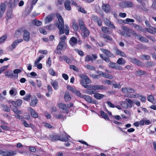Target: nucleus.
I'll list each match as a JSON object with an SVG mask.
<instances>
[{
    "label": "nucleus",
    "mask_w": 156,
    "mask_h": 156,
    "mask_svg": "<svg viewBox=\"0 0 156 156\" xmlns=\"http://www.w3.org/2000/svg\"><path fill=\"white\" fill-rule=\"evenodd\" d=\"M108 66L109 67L116 69L122 70L123 69L122 67L118 65L115 63L110 62L108 64Z\"/></svg>",
    "instance_id": "nucleus-8"
},
{
    "label": "nucleus",
    "mask_w": 156,
    "mask_h": 156,
    "mask_svg": "<svg viewBox=\"0 0 156 156\" xmlns=\"http://www.w3.org/2000/svg\"><path fill=\"white\" fill-rule=\"evenodd\" d=\"M92 58L90 55H87L85 58V62H88L92 60Z\"/></svg>",
    "instance_id": "nucleus-53"
},
{
    "label": "nucleus",
    "mask_w": 156,
    "mask_h": 156,
    "mask_svg": "<svg viewBox=\"0 0 156 156\" xmlns=\"http://www.w3.org/2000/svg\"><path fill=\"white\" fill-rule=\"evenodd\" d=\"M23 70V69L22 68H20V69H16L14 70L13 71V74H15V75H18V74L20 73L21 71Z\"/></svg>",
    "instance_id": "nucleus-48"
},
{
    "label": "nucleus",
    "mask_w": 156,
    "mask_h": 156,
    "mask_svg": "<svg viewBox=\"0 0 156 156\" xmlns=\"http://www.w3.org/2000/svg\"><path fill=\"white\" fill-rule=\"evenodd\" d=\"M37 100L36 98L32 99L31 101L30 104V105L32 107L35 106L37 103Z\"/></svg>",
    "instance_id": "nucleus-39"
},
{
    "label": "nucleus",
    "mask_w": 156,
    "mask_h": 156,
    "mask_svg": "<svg viewBox=\"0 0 156 156\" xmlns=\"http://www.w3.org/2000/svg\"><path fill=\"white\" fill-rule=\"evenodd\" d=\"M5 76L11 78L17 79L18 77V75L14 74L12 71H7L5 72Z\"/></svg>",
    "instance_id": "nucleus-9"
},
{
    "label": "nucleus",
    "mask_w": 156,
    "mask_h": 156,
    "mask_svg": "<svg viewBox=\"0 0 156 156\" xmlns=\"http://www.w3.org/2000/svg\"><path fill=\"white\" fill-rule=\"evenodd\" d=\"M79 25L80 30L82 31V36L84 38L88 37L90 34V32L85 27L82 19H80L79 20Z\"/></svg>",
    "instance_id": "nucleus-3"
},
{
    "label": "nucleus",
    "mask_w": 156,
    "mask_h": 156,
    "mask_svg": "<svg viewBox=\"0 0 156 156\" xmlns=\"http://www.w3.org/2000/svg\"><path fill=\"white\" fill-rule=\"evenodd\" d=\"M64 99L65 101L67 102L70 101L71 99V97L69 95V92H66L65 93L64 95Z\"/></svg>",
    "instance_id": "nucleus-36"
},
{
    "label": "nucleus",
    "mask_w": 156,
    "mask_h": 156,
    "mask_svg": "<svg viewBox=\"0 0 156 156\" xmlns=\"http://www.w3.org/2000/svg\"><path fill=\"white\" fill-rule=\"evenodd\" d=\"M23 34V37L25 41L28 42L30 41V34L28 30L24 29Z\"/></svg>",
    "instance_id": "nucleus-6"
},
{
    "label": "nucleus",
    "mask_w": 156,
    "mask_h": 156,
    "mask_svg": "<svg viewBox=\"0 0 156 156\" xmlns=\"http://www.w3.org/2000/svg\"><path fill=\"white\" fill-rule=\"evenodd\" d=\"M5 4L2 3L0 5V14L3 15L6 9Z\"/></svg>",
    "instance_id": "nucleus-24"
},
{
    "label": "nucleus",
    "mask_w": 156,
    "mask_h": 156,
    "mask_svg": "<svg viewBox=\"0 0 156 156\" xmlns=\"http://www.w3.org/2000/svg\"><path fill=\"white\" fill-rule=\"evenodd\" d=\"M73 93L76 94L77 96L81 98H82V97L83 95L81 94L79 91L78 90L76 89V88L74 90Z\"/></svg>",
    "instance_id": "nucleus-42"
},
{
    "label": "nucleus",
    "mask_w": 156,
    "mask_h": 156,
    "mask_svg": "<svg viewBox=\"0 0 156 156\" xmlns=\"http://www.w3.org/2000/svg\"><path fill=\"white\" fill-rule=\"evenodd\" d=\"M70 68L71 69H72L73 70L75 71H76L78 72L79 71V69L78 68L75 66L74 65H71L70 66Z\"/></svg>",
    "instance_id": "nucleus-55"
},
{
    "label": "nucleus",
    "mask_w": 156,
    "mask_h": 156,
    "mask_svg": "<svg viewBox=\"0 0 156 156\" xmlns=\"http://www.w3.org/2000/svg\"><path fill=\"white\" fill-rule=\"evenodd\" d=\"M137 74L140 75L144 74L146 73V72L142 70H139L136 71Z\"/></svg>",
    "instance_id": "nucleus-60"
},
{
    "label": "nucleus",
    "mask_w": 156,
    "mask_h": 156,
    "mask_svg": "<svg viewBox=\"0 0 156 156\" xmlns=\"http://www.w3.org/2000/svg\"><path fill=\"white\" fill-rule=\"evenodd\" d=\"M2 107L3 110L6 112H9L10 110L9 107L6 105H2Z\"/></svg>",
    "instance_id": "nucleus-51"
},
{
    "label": "nucleus",
    "mask_w": 156,
    "mask_h": 156,
    "mask_svg": "<svg viewBox=\"0 0 156 156\" xmlns=\"http://www.w3.org/2000/svg\"><path fill=\"white\" fill-rule=\"evenodd\" d=\"M115 53L117 55H119L123 57H125L126 56V55L125 53L124 52L119 50L117 48H115Z\"/></svg>",
    "instance_id": "nucleus-17"
},
{
    "label": "nucleus",
    "mask_w": 156,
    "mask_h": 156,
    "mask_svg": "<svg viewBox=\"0 0 156 156\" xmlns=\"http://www.w3.org/2000/svg\"><path fill=\"white\" fill-rule=\"evenodd\" d=\"M104 23L106 26L115 29V27L114 26V24L112 23L108 19L106 18L104 20Z\"/></svg>",
    "instance_id": "nucleus-18"
},
{
    "label": "nucleus",
    "mask_w": 156,
    "mask_h": 156,
    "mask_svg": "<svg viewBox=\"0 0 156 156\" xmlns=\"http://www.w3.org/2000/svg\"><path fill=\"white\" fill-rule=\"evenodd\" d=\"M126 101L127 102L128 106L129 108H131L133 104V101L131 99L129 98L126 99Z\"/></svg>",
    "instance_id": "nucleus-38"
},
{
    "label": "nucleus",
    "mask_w": 156,
    "mask_h": 156,
    "mask_svg": "<svg viewBox=\"0 0 156 156\" xmlns=\"http://www.w3.org/2000/svg\"><path fill=\"white\" fill-rule=\"evenodd\" d=\"M101 29L102 32L104 33L108 34H111V32L109 31V28L108 27H102Z\"/></svg>",
    "instance_id": "nucleus-28"
},
{
    "label": "nucleus",
    "mask_w": 156,
    "mask_h": 156,
    "mask_svg": "<svg viewBox=\"0 0 156 156\" xmlns=\"http://www.w3.org/2000/svg\"><path fill=\"white\" fill-rule=\"evenodd\" d=\"M22 103V101L19 99L16 101H12L11 102L12 104L15 107H17L20 106Z\"/></svg>",
    "instance_id": "nucleus-19"
},
{
    "label": "nucleus",
    "mask_w": 156,
    "mask_h": 156,
    "mask_svg": "<svg viewBox=\"0 0 156 156\" xmlns=\"http://www.w3.org/2000/svg\"><path fill=\"white\" fill-rule=\"evenodd\" d=\"M58 20V23L56 24V25L59 30V34L61 35L64 33V23L62 17L58 14H56Z\"/></svg>",
    "instance_id": "nucleus-1"
},
{
    "label": "nucleus",
    "mask_w": 156,
    "mask_h": 156,
    "mask_svg": "<svg viewBox=\"0 0 156 156\" xmlns=\"http://www.w3.org/2000/svg\"><path fill=\"white\" fill-rule=\"evenodd\" d=\"M135 35L138 37L139 40L141 41V42H148V40L145 37L140 35H137L136 34Z\"/></svg>",
    "instance_id": "nucleus-30"
},
{
    "label": "nucleus",
    "mask_w": 156,
    "mask_h": 156,
    "mask_svg": "<svg viewBox=\"0 0 156 156\" xmlns=\"http://www.w3.org/2000/svg\"><path fill=\"white\" fill-rule=\"evenodd\" d=\"M100 56L101 58L103 60H104L106 62H111L110 59L107 57L104 56L102 54H100Z\"/></svg>",
    "instance_id": "nucleus-44"
},
{
    "label": "nucleus",
    "mask_w": 156,
    "mask_h": 156,
    "mask_svg": "<svg viewBox=\"0 0 156 156\" xmlns=\"http://www.w3.org/2000/svg\"><path fill=\"white\" fill-rule=\"evenodd\" d=\"M120 6L123 8H130L134 5L133 3L130 1H124L121 2Z\"/></svg>",
    "instance_id": "nucleus-5"
},
{
    "label": "nucleus",
    "mask_w": 156,
    "mask_h": 156,
    "mask_svg": "<svg viewBox=\"0 0 156 156\" xmlns=\"http://www.w3.org/2000/svg\"><path fill=\"white\" fill-rule=\"evenodd\" d=\"M19 0H12H12H10L9 2L10 7L12 8L15 7L17 5Z\"/></svg>",
    "instance_id": "nucleus-20"
},
{
    "label": "nucleus",
    "mask_w": 156,
    "mask_h": 156,
    "mask_svg": "<svg viewBox=\"0 0 156 156\" xmlns=\"http://www.w3.org/2000/svg\"><path fill=\"white\" fill-rule=\"evenodd\" d=\"M122 29L125 30L127 31L129 33L132 34H136V33L135 32L131 29H129L126 27L123 26L122 27Z\"/></svg>",
    "instance_id": "nucleus-32"
},
{
    "label": "nucleus",
    "mask_w": 156,
    "mask_h": 156,
    "mask_svg": "<svg viewBox=\"0 0 156 156\" xmlns=\"http://www.w3.org/2000/svg\"><path fill=\"white\" fill-rule=\"evenodd\" d=\"M65 33L67 35H68L69 33V26L66 25L65 26Z\"/></svg>",
    "instance_id": "nucleus-59"
},
{
    "label": "nucleus",
    "mask_w": 156,
    "mask_h": 156,
    "mask_svg": "<svg viewBox=\"0 0 156 156\" xmlns=\"http://www.w3.org/2000/svg\"><path fill=\"white\" fill-rule=\"evenodd\" d=\"M146 30L147 32L152 34H154L156 33V28L152 27L150 28H147L146 29Z\"/></svg>",
    "instance_id": "nucleus-33"
},
{
    "label": "nucleus",
    "mask_w": 156,
    "mask_h": 156,
    "mask_svg": "<svg viewBox=\"0 0 156 156\" xmlns=\"http://www.w3.org/2000/svg\"><path fill=\"white\" fill-rule=\"evenodd\" d=\"M64 5L66 9L69 11H70L71 10V7L69 1H66L64 3Z\"/></svg>",
    "instance_id": "nucleus-26"
},
{
    "label": "nucleus",
    "mask_w": 156,
    "mask_h": 156,
    "mask_svg": "<svg viewBox=\"0 0 156 156\" xmlns=\"http://www.w3.org/2000/svg\"><path fill=\"white\" fill-rule=\"evenodd\" d=\"M101 115L105 119H108L109 118L106 114L103 111H101L100 112Z\"/></svg>",
    "instance_id": "nucleus-47"
},
{
    "label": "nucleus",
    "mask_w": 156,
    "mask_h": 156,
    "mask_svg": "<svg viewBox=\"0 0 156 156\" xmlns=\"http://www.w3.org/2000/svg\"><path fill=\"white\" fill-rule=\"evenodd\" d=\"M23 41V39H17L14 41L13 42L12 44L9 46V48L11 50H12L14 49L16 46L20 42H22V41Z\"/></svg>",
    "instance_id": "nucleus-12"
},
{
    "label": "nucleus",
    "mask_w": 156,
    "mask_h": 156,
    "mask_svg": "<svg viewBox=\"0 0 156 156\" xmlns=\"http://www.w3.org/2000/svg\"><path fill=\"white\" fill-rule=\"evenodd\" d=\"M51 66V59L49 57L48 58V61L46 62V66L48 67H50Z\"/></svg>",
    "instance_id": "nucleus-54"
},
{
    "label": "nucleus",
    "mask_w": 156,
    "mask_h": 156,
    "mask_svg": "<svg viewBox=\"0 0 156 156\" xmlns=\"http://www.w3.org/2000/svg\"><path fill=\"white\" fill-rule=\"evenodd\" d=\"M16 107H15V108H12V109L13 111V112L16 114H22V112L21 111L19 110Z\"/></svg>",
    "instance_id": "nucleus-45"
},
{
    "label": "nucleus",
    "mask_w": 156,
    "mask_h": 156,
    "mask_svg": "<svg viewBox=\"0 0 156 156\" xmlns=\"http://www.w3.org/2000/svg\"><path fill=\"white\" fill-rule=\"evenodd\" d=\"M64 60L68 64H70L71 63V60L70 59L68 58L67 57L65 56L64 57Z\"/></svg>",
    "instance_id": "nucleus-64"
},
{
    "label": "nucleus",
    "mask_w": 156,
    "mask_h": 156,
    "mask_svg": "<svg viewBox=\"0 0 156 156\" xmlns=\"http://www.w3.org/2000/svg\"><path fill=\"white\" fill-rule=\"evenodd\" d=\"M126 62L125 60L122 58H119L116 62L118 64L121 65H124Z\"/></svg>",
    "instance_id": "nucleus-27"
},
{
    "label": "nucleus",
    "mask_w": 156,
    "mask_h": 156,
    "mask_svg": "<svg viewBox=\"0 0 156 156\" xmlns=\"http://www.w3.org/2000/svg\"><path fill=\"white\" fill-rule=\"evenodd\" d=\"M65 44V42L60 41L57 46V49L60 51L62 50V48L64 47Z\"/></svg>",
    "instance_id": "nucleus-25"
},
{
    "label": "nucleus",
    "mask_w": 156,
    "mask_h": 156,
    "mask_svg": "<svg viewBox=\"0 0 156 156\" xmlns=\"http://www.w3.org/2000/svg\"><path fill=\"white\" fill-rule=\"evenodd\" d=\"M24 29L21 28L18 30L15 33V36L16 38H18L20 37L22 33H23V30Z\"/></svg>",
    "instance_id": "nucleus-23"
},
{
    "label": "nucleus",
    "mask_w": 156,
    "mask_h": 156,
    "mask_svg": "<svg viewBox=\"0 0 156 156\" xmlns=\"http://www.w3.org/2000/svg\"><path fill=\"white\" fill-rule=\"evenodd\" d=\"M70 137V136L69 135L65 133L64 137H62L61 136V139H60V140L62 141L66 142L68 140L69 138Z\"/></svg>",
    "instance_id": "nucleus-29"
},
{
    "label": "nucleus",
    "mask_w": 156,
    "mask_h": 156,
    "mask_svg": "<svg viewBox=\"0 0 156 156\" xmlns=\"http://www.w3.org/2000/svg\"><path fill=\"white\" fill-rule=\"evenodd\" d=\"M8 67V66H3L0 68V72L1 73L3 71L5 70Z\"/></svg>",
    "instance_id": "nucleus-57"
},
{
    "label": "nucleus",
    "mask_w": 156,
    "mask_h": 156,
    "mask_svg": "<svg viewBox=\"0 0 156 156\" xmlns=\"http://www.w3.org/2000/svg\"><path fill=\"white\" fill-rule=\"evenodd\" d=\"M28 111L30 113L31 116L34 118H37L38 117L37 113L32 108L29 107L28 108Z\"/></svg>",
    "instance_id": "nucleus-15"
},
{
    "label": "nucleus",
    "mask_w": 156,
    "mask_h": 156,
    "mask_svg": "<svg viewBox=\"0 0 156 156\" xmlns=\"http://www.w3.org/2000/svg\"><path fill=\"white\" fill-rule=\"evenodd\" d=\"M32 23L37 26H40L42 25V23L41 21L35 20L33 21Z\"/></svg>",
    "instance_id": "nucleus-40"
},
{
    "label": "nucleus",
    "mask_w": 156,
    "mask_h": 156,
    "mask_svg": "<svg viewBox=\"0 0 156 156\" xmlns=\"http://www.w3.org/2000/svg\"><path fill=\"white\" fill-rule=\"evenodd\" d=\"M101 37L109 41H112V37L108 35L105 34H102L101 35Z\"/></svg>",
    "instance_id": "nucleus-35"
},
{
    "label": "nucleus",
    "mask_w": 156,
    "mask_h": 156,
    "mask_svg": "<svg viewBox=\"0 0 156 156\" xmlns=\"http://www.w3.org/2000/svg\"><path fill=\"white\" fill-rule=\"evenodd\" d=\"M85 67L87 69L90 70H93L95 69V68L94 66L89 65H87L85 66Z\"/></svg>",
    "instance_id": "nucleus-46"
},
{
    "label": "nucleus",
    "mask_w": 156,
    "mask_h": 156,
    "mask_svg": "<svg viewBox=\"0 0 156 156\" xmlns=\"http://www.w3.org/2000/svg\"><path fill=\"white\" fill-rule=\"evenodd\" d=\"M77 41V39L75 37H73L70 38L69 41V43L72 46L74 47L76 45Z\"/></svg>",
    "instance_id": "nucleus-16"
},
{
    "label": "nucleus",
    "mask_w": 156,
    "mask_h": 156,
    "mask_svg": "<svg viewBox=\"0 0 156 156\" xmlns=\"http://www.w3.org/2000/svg\"><path fill=\"white\" fill-rule=\"evenodd\" d=\"M39 30L40 33L43 34H47L46 31L43 28H41L39 29Z\"/></svg>",
    "instance_id": "nucleus-62"
},
{
    "label": "nucleus",
    "mask_w": 156,
    "mask_h": 156,
    "mask_svg": "<svg viewBox=\"0 0 156 156\" xmlns=\"http://www.w3.org/2000/svg\"><path fill=\"white\" fill-rule=\"evenodd\" d=\"M44 57V56L42 55L40 56L39 58L36 59L34 63V66H36V65L40 62V61Z\"/></svg>",
    "instance_id": "nucleus-43"
},
{
    "label": "nucleus",
    "mask_w": 156,
    "mask_h": 156,
    "mask_svg": "<svg viewBox=\"0 0 156 156\" xmlns=\"http://www.w3.org/2000/svg\"><path fill=\"white\" fill-rule=\"evenodd\" d=\"M152 7L154 9L156 10V0H154L153 1Z\"/></svg>",
    "instance_id": "nucleus-63"
},
{
    "label": "nucleus",
    "mask_w": 156,
    "mask_h": 156,
    "mask_svg": "<svg viewBox=\"0 0 156 156\" xmlns=\"http://www.w3.org/2000/svg\"><path fill=\"white\" fill-rule=\"evenodd\" d=\"M17 154V151L11 150L3 151L1 150L0 155L2 156H13Z\"/></svg>",
    "instance_id": "nucleus-4"
},
{
    "label": "nucleus",
    "mask_w": 156,
    "mask_h": 156,
    "mask_svg": "<svg viewBox=\"0 0 156 156\" xmlns=\"http://www.w3.org/2000/svg\"><path fill=\"white\" fill-rule=\"evenodd\" d=\"M80 76L82 79L80 80V84L84 88L87 89L89 88V86L87 84L91 83L90 80L87 75L84 74H81L80 75Z\"/></svg>",
    "instance_id": "nucleus-2"
},
{
    "label": "nucleus",
    "mask_w": 156,
    "mask_h": 156,
    "mask_svg": "<svg viewBox=\"0 0 156 156\" xmlns=\"http://www.w3.org/2000/svg\"><path fill=\"white\" fill-rule=\"evenodd\" d=\"M6 16L8 19L12 18L13 17V15L12 14V11H8L6 13Z\"/></svg>",
    "instance_id": "nucleus-50"
},
{
    "label": "nucleus",
    "mask_w": 156,
    "mask_h": 156,
    "mask_svg": "<svg viewBox=\"0 0 156 156\" xmlns=\"http://www.w3.org/2000/svg\"><path fill=\"white\" fill-rule=\"evenodd\" d=\"M120 104L122 106L125 108H126L128 107V106L126 102L125 101H122Z\"/></svg>",
    "instance_id": "nucleus-52"
},
{
    "label": "nucleus",
    "mask_w": 156,
    "mask_h": 156,
    "mask_svg": "<svg viewBox=\"0 0 156 156\" xmlns=\"http://www.w3.org/2000/svg\"><path fill=\"white\" fill-rule=\"evenodd\" d=\"M51 84L55 90H57L58 88V83L56 81L52 80Z\"/></svg>",
    "instance_id": "nucleus-37"
},
{
    "label": "nucleus",
    "mask_w": 156,
    "mask_h": 156,
    "mask_svg": "<svg viewBox=\"0 0 156 156\" xmlns=\"http://www.w3.org/2000/svg\"><path fill=\"white\" fill-rule=\"evenodd\" d=\"M94 86V85H89V88L85 90L84 91V92L87 94L90 95L94 94L96 91L94 88L93 87Z\"/></svg>",
    "instance_id": "nucleus-7"
},
{
    "label": "nucleus",
    "mask_w": 156,
    "mask_h": 156,
    "mask_svg": "<svg viewBox=\"0 0 156 156\" xmlns=\"http://www.w3.org/2000/svg\"><path fill=\"white\" fill-rule=\"evenodd\" d=\"M148 101L152 103H153L154 101V98L153 96L152 95H148L147 97Z\"/></svg>",
    "instance_id": "nucleus-49"
},
{
    "label": "nucleus",
    "mask_w": 156,
    "mask_h": 156,
    "mask_svg": "<svg viewBox=\"0 0 156 156\" xmlns=\"http://www.w3.org/2000/svg\"><path fill=\"white\" fill-rule=\"evenodd\" d=\"M99 19L100 18L94 15H92V20L96 22L98 20H99Z\"/></svg>",
    "instance_id": "nucleus-58"
},
{
    "label": "nucleus",
    "mask_w": 156,
    "mask_h": 156,
    "mask_svg": "<svg viewBox=\"0 0 156 156\" xmlns=\"http://www.w3.org/2000/svg\"><path fill=\"white\" fill-rule=\"evenodd\" d=\"M137 1L140 3L143 6H144L146 5V4L143 1H147V0H136Z\"/></svg>",
    "instance_id": "nucleus-56"
},
{
    "label": "nucleus",
    "mask_w": 156,
    "mask_h": 156,
    "mask_svg": "<svg viewBox=\"0 0 156 156\" xmlns=\"http://www.w3.org/2000/svg\"><path fill=\"white\" fill-rule=\"evenodd\" d=\"M102 9L106 13L111 12V7L110 5L108 4H102Z\"/></svg>",
    "instance_id": "nucleus-11"
},
{
    "label": "nucleus",
    "mask_w": 156,
    "mask_h": 156,
    "mask_svg": "<svg viewBox=\"0 0 156 156\" xmlns=\"http://www.w3.org/2000/svg\"><path fill=\"white\" fill-rule=\"evenodd\" d=\"M52 141L55 142L58 140H60L61 139V136L59 135H53L51 136Z\"/></svg>",
    "instance_id": "nucleus-31"
},
{
    "label": "nucleus",
    "mask_w": 156,
    "mask_h": 156,
    "mask_svg": "<svg viewBox=\"0 0 156 156\" xmlns=\"http://www.w3.org/2000/svg\"><path fill=\"white\" fill-rule=\"evenodd\" d=\"M129 59L130 61L133 63L137 65H140L142 64V62L140 61L135 58H130Z\"/></svg>",
    "instance_id": "nucleus-22"
},
{
    "label": "nucleus",
    "mask_w": 156,
    "mask_h": 156,
    "mask_svg": "<svg viewBox=\"0 0 156 156\" xmlns=\"http://www.w3.org/2000/svg\"><path fill=\"white\" fill-rule=\"evenodd\" d=\"M16 90L15 89L13 88V89L10 90L9 91V94L11 95H13L14 94H15V95H16Z\"/></svg>",
    "instance_id": "nucleus-61"
},
{
    "label": "nucleus",
    "mask_w": 156,
    "mask_h": 156,
    "mask_svg": "<svg viewBox=\"0 0 156 156\" xmlns=\"http://www.w3.org/2000/svg\"><path fill=\"white\" fill-rule=\"evenodd\" d=\"M55 16V14L52 13L48 15L45 19V24L51 22L53 20Z\"/></svg>",
    "instance_id": "nucleus-10"
},
{
    "label": "nucleus",
    "mask_w": 156,
    "mask_h": 156,
    "mask_svg": "<svg viewBox=\"0 0 156 156\" xmlns=\"http://www.w3.org/2000/svg\"><path fill=\"white\" fill-rule=\"evenodd\" d=\"M104 96L103 94L99 93H96L94 95V97L98 99L102 98L104 97Z\"/></svg>",
    "instance_id": "nucleus-41"
},
{
    "label": "nucleus",
    "mask_w": 156,
    "mask_h": 156,
    "mask_svg": "<svg viewBox=\"0 0 156 156\" xmlns=\"http://www.w3.org/2000/svg\"><path fill=\"white\" fill-rule=\"evenodd\" d=\"M72 26L75 31H77L79 30V26L77 22L75 20H73Z\"/></svg>",
    "instance_id": "nucleus-21"
},
{
    "label": "nucleus",
    "mask_w": 156,
    "mask_h": 156,
    "mask_svg": "<svg viewBox=\"0 0 156 156\" xmlns=\"http://www.w3.org/2000/svg\"><path fill=\"white\" fill-rule=\"evenodd\" d=\"M59 106L60 108H62L64 111L67 112V114L68 112V110H67V107L66 105L63 103H60L59 105Z\"/></svg>",
    "instance_id": "nucleus-34"
},
{
    "label": "nucleus",
    "mask_w": 156,
    "mask_h": 156,
    "mask_svg": "<svg viewBox=\"0 0 156 156\" xmlns=\"http://www.w3.org/2000/svg\"><path fill=\"white\" fill-rule=\"evenodd\" d=\"M100 50L108 57L112 58L115 57L114 55L108 50L103 48H101Z\"/></svg>",
    "instance_id": "nucleus-13"
},
{
    "label": "nucleus",
    "mask_w": 156,
    "mask_h": 156,
    "mask_svg": "<svg viewBox=\"0 0 156 156\" xmlns=\"http://www.w3.org/2000/svg\"><path fill=\"white\" fill-rule=\"evenodd\" d=\"M89 103H94L95 101L91 97L88 95H83L82 98Z\"/></svg>",
    "instance_id": "nucleus-14"
}]
</instances>
